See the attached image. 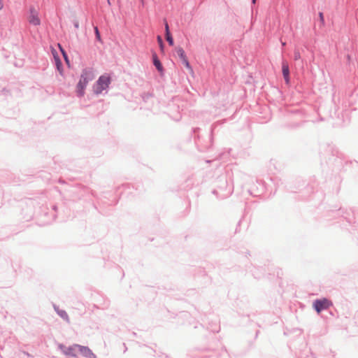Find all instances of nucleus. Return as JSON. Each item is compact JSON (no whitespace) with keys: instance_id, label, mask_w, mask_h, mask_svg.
<instances>
[{"instance_id":"nucleus-20","label":"nucleus","mask_w":358,"mask_h":358,"mask_svg":"<svg viewBox=\"0 0 358 358\" xmlns=\"http://www.w3.org/2000/svg\"><path fill=\"white\" fill-rule=\"evenodd\" d=\"M52 55H53L54 57L55 56H58L55 50L52 51Z\"/></svg>"},{"instance_id":"nucleus-2","label":"nucleus","mask_w":358,"mask_h":358,"mask_svg":"<svg viewBox=\"0 0 358 358\" xmlns=\"http://www.w3.org/2000/svg\"><path fill=\"white\" fill-rule=\"evenodd\" d=\"M90 79V75L87 72L81 75L80 79L77 85L76 90L77 95L78 96H83L84 95V90Z\"/></svg>"},{"instance_id":"nucleus-3","label":"nucleus","mask_w":358,"mask_h":358,"mask_svg":"<svg viewBox=\"0 0 358 358\" xmlns=\"http://www.w3.org/2000/svg\"><path fill=\"white\" fill-rule=\"evenodd\" d=\"M331 305V302L327 299L316 300L313 303V306L318 313L323 310L327 309Z\"/></svg>"},{"instance_id":"nucleus-16","label":"nucleus","mask_w":358,"mask_h":358,"mask_svg":"<svg viewBox=\"0 0 358 358\" xmlns=\"http://www.w3.org/2000/svg\"><path fill=\"white\" fill-rule=\"evenodd\" d=\"M58 45L63 54V56H64L65 60L68 62L67 56H66V52H64V50L62 49V48L61 47V45L59 44H58Z\"/></svg>"},{"instance_id":"nucleus-18","label":"nucleus","mask_w":358,"mask_h":358,"mask_svg":"<svg viewBox=\"0 0 358 358\" xmlns=\"http://www.w3.org/2000/svg\"><path fill=\"white\" fill-rule=\"evenodd\" d=\"M95 31H96V34L97 38H99L100 35H99V30H98L97 27L95 28Z\"/></svg>"},{"instance_id":"nucleus-5","label":"nucleus","mask_w":358,"mask_h":358,"mask_svg":"<svg viewBox=\"0 0 358 358\" xmlns=\"http://www.w3.org/2000/svg\"><path fill=\"white\" fill-rule=\"evenodd\" d=\"M28 21L30 24L35 26H38L41 23V20L38 17V13L34 8H30Z\"/></svg>"},{"instance_id":"nucleus-1","label":"nucleus","mask_w":358,"mask_h":358,"mask_svg":"<svg viewBox=\"0 0 358 358\" xmlns=\"http://www.w3.org/2000/svg\"><path fill=\"white\" fill-rule=\"evenodd\" d=\"M110 83V78L108 76H101L99 77L96 82V85L94 88L96 94H100L103 90H106Z\"/></svg>"},{"instance_id":"nucleus-13","label":"nucleus","mask_w":358,"mask_h":358,"mask_svg":"<svg viewBox=\"0 0 358 358\" xmlns=\"http://www.w3.org/2000/svg\"><path fill=\"white\" fill-rule=\"evenodd\" d=\"M301 59V54L298 50L294 51V59L299 60Z\"/></svg>"},{"instance_id":"nucleus-15","label":"nucleus","mask_w":358,"mask_h":358,"mask_svg":"<svg viewBox=\"0 0 358 358\" xmlns=\"http://www.w3.org/2000/svg\"><path fill=\"white\" fill-rule=\"evenodd\" d=\"M182 62H183V64H185V66L187 68H188V69H191L190 65H189V63L188 59H187V57H185V59H183L182 60Z\"/></svg>"},{"instance_id":"nucleus-22","label":"nucleus","mask_w":358,"mask_h":358,"mask_svg":"<svg viewBox=\"0 0 358 358\" xmlns=\"http://www.w3.org/2000/svg\"><path fill=\"white\" fill-rule=\"evenodd\" d=\"M107 1H108V3L109 5H110V0H107Z\"/></svg>"},{"instance_id":"nucleus-11","label":"nucleus","mask_w":358,"mask_h":358,"mask_svg":"<svg viewBox=\"0 0 358 358\" xmlns=\"http://www.w3.org/2000/svg\"><path fill=\"white\" fill-rule=\"evenodd\" d=\"M166 38L170 45H173V39L170 34H166Z\"/></svg>"},{"instance_id":"nucleus-14","label":"nucleus","mask_w":358,"mask_h":358,"mask_svg":"<svg viewBox=\"0 0 358 358\" xmlns=\"http://www.w3.org/2000/svg\"><path fill=\"white\" fill-rule=\"evenodd\" d=\"M157 41H158V43L159 44L161 50H163L164 45H163V41H162V39L161 36H157Z\"/></svg>"},{"instance_id":"nucleus-12","label":"nucleus","mask_w":358,"mask_h":358,"mask_svg":"<svg viewBox=\"0 0 358 358\" xmlns=\"http://www.w3.org/2000/svg\"><path fill=\"white\" fill-rule=\"evenodd\" d=\"M319 17H320V20L322 26H324V15L322 12L319 13Z\"/></svg>"},{"instance_id":"nucleus-9","label":"nucleus","mask_w":358,"mask_h":358,"mask_svg":"<svg viewBox=\"0 0 358 358\" xmlns=\"http://www.w3.org/2000/svg\"><path fill=\"white\" fill-rule=\"evenodd\" d=\"M176 52L178 54V55L179 56V57L180 58L181 60H182L183 59H185L186 57V55L185 53V51L183 50V49L180 47H178L176 48Z\"/></svg>"},{"instance_id":"nucleus-10","label":"nucleus","mask_w":358,"mask_h":358,"mask_svg":"<svg viewBox=\"0 0 358 358\" xmlns=\"http://www.w3.org/2000/svg\"><path fill=\"white\" fill-rule=\"evenodd\" d=\"M154 64L159 71L162 70V64L156 57L154 58Z\"/></svg>"},{"instance_id":"nucleus-6","label":"nucleus","mask_w":358,"mask_h":358,"mask_svg":"<svg viewBox=\"0 0 358 358\" xmlns=\"http://www.w3.org/2000/svg\"><path fill=\"white\" fill-rule=\"evenodd\" d=\"M282 74H283V77L285 80V82L287 83H289V66H288L287 63H286V62L282 63Z\"/></svg>"},{"instance_id":"nucleus-8","label":"nucleus","mask_w":358,"mask_h":358,"mask_svg":"<svg viewBox=\"0 0 358 358\" xmlns=\"http://www.w3.org/2000/svg\"><path fill=\"white\" fill-rule=\"evenodd\" d=\"M55 64H56L57 70L62 74V62L58 56H55Z\"/></svg>"},{"instance_id":"nucleus-23","label":"nucleus","mask_w":358,"mask_h":358,"mask_svg":"<svg viewBox=\"0 0 358 358\" xmlns=\"http://www.w3.org/2000/svg\"><path fill=\"white\" fill-rule=\"evenodd\" d=\"M256 0H252V3H255Z\"/></svg>"},{"instance_id":"nucleus-7","label":"nucleus","mask_w":358,"mask_h":358,"mask_svg":"<svg viewBox=\"0 0 358 358\" xmlns=\"http://www.w3.org/2000/svg\"><path fill=\"white\" fill-rule=\"evenodd\" d=\"M78 346V352H80V353H83L85 355H87V354H92V352H91V350L87 348V347H84V346H81V345H77Z\"/></svg>"},{"instance_id":"nucleus-4","label":"nucleus","mask_w":358,"mask_h":358,"mask_svg":"<svg viewBox=\"0 0 358 358\" xmlns=\"http://www.w3.org/2000/svg\"><path fill=\"white\" fill-rule=\"evenodd\" d=\"M59 347L62 352L66 356H71L73 357H77V354L78 352L77 345H73L70 347H66L64 345H59Z\"/></svg>"},{"instance_id":"nucleus-19","label":"nucleus","mask_w":358,"mask_h":358,"mask_svg":"<svg viewBox=\"0 0 358 358\" xmlns=\"http://www.w3.org/2000/svg\"><path fill=\"white\" fill-rule=\"evenodd\" d=\"M3 8V0H0V10H1Z\"/></svg>"},{"instance_id":"nucleus-17","label":"nucleus","mask_w":358,"mask_h":358,"mask_svg":"<svg viewBox=\"0 0 358 358\" xmlns=\"http://www.w3.org/2000/svg\"><path fill=\"white\" fill-rule=\"evenodd\" d=\"M165 31H166V34H170L168 23L165 24Z\"/></svg>"},{"instance_id":"nucleus-21","label":"nucleus","mask_w":358,"mask_h":358,"mask_svg":"<svg viewBox=\"0 0 358 358\" xmlns=\"http://www.w3.org/2000/svg\"><path fill=\"white\" fill-rule=\"evenodd\" d=\"M75 27H78V22H76V23L75 24Z\"/></svg>"}]
</instances>
